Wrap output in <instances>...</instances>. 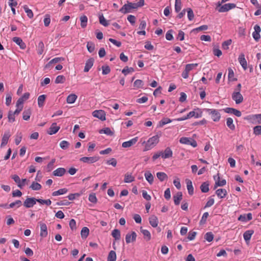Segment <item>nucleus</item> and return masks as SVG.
I'll use <instances>...</instances> for the list:
<instances>
[{"label": "nucleus", "mask_w": 261, "mask_h": 261, "mask_svg": "<svg viewBox=\"0 0 261 261\" xmlns=\"http://www.w3.org/2000/svg\"><path fill=\"white\" fill-rule=\"evenodd\" d=\"M93 117L98 118L101 121L106 120V113L103 110H95L92 113Z\"/></svg>", "instance_id": "8"}, {"label": "nucleus", "mask_w": 261, "mask_h": 261, "mask_svg": "<svg viewBox=\"0 0 261 261\" xmlns=\"http://www.w3.org/2000/svg\"><path fill=\"white\" fill-rule=\"evenodd\" d=\"M209 216V214H208V212H205L203 213L202 217H201V219L200 221V225H202V224H204L206 223V220H207V219L208 218Z\"/></svg>", "instance_id": "51"}, {"label": "nucleus", "mask_w": 261, "mask_h": 261, "mask_svg": "<svg viewBox=\"0 0 261 261\" xmlns=\"http://www.w3.org/2000/svg\"><path fill=\"white\" fill-rule=\"evenodd\" d=\"M68 192V190L66 188H63L58 190V191H54L52 193L53 196H57L60 195H63L66 194Z\"/></svg>", "instance_id": "30"}, {"label": "nucleus", "mask_w": 261, "mask_h": 261, "mask_svg": "<svg viewBox=\"0 0 261 261\" xmlns=\"http://www.w3.org/2000/svg\"><path fill=\"white\" fill-rule=\"evenodd\" d=\"M133 9H136L134 3L127 2L119 10V12L123 14H126L132 12Z\"/></svg>", "instance_id": "4"}, {"label": "nucleus", "mask_w": 261, "mask_h": 261, "mask_svg": "<svg viewBox=\"0 0 261 261\" xmlns=\"http://www.w3.org/2000/svg\"><path fill=\"white\" fill-rule=\"evenodd\" d=\"M37 199L35 198H27L23 202V205L27 208L32 207L36 203Z\"/></svg>", "instance_id": "10"}, {"label": "nucleus", "mask_w": 261, "mask_h": 261, "mask_svg": "<svg viewBox=\"0 0 261 261\" xmlns=\"http://www.w3.org/2000/svg\"><path fill=\"white\" fill-rule=\"evenodd\" d=\"M64 59L62 57H56L50 60L45 66V69H48L50 67L52 64L57 63L60 61H63Z\"/></svg>", "instance_id": "23"}, {"label": "nucleus", "mask_w": 261, "mask_h": 261, "mask_svg": "<svg viewBox=\"0 0 261 261\" xmlns=\"http://www.w3.org/2000/svg\"><path fill=\"white\" fill-rule=\"evenodd\" d=\"M161 133H158L155 135L149 138L147 141H143V145H144L143 151H148L154 148L159 142Z\"/></svg>", "instance_id": "1"}, {"label": "nucleus", "mask_w": 261, "mask_h": 261, "mask_svg": "<svg viewBox=\"0 0 261 261\" xmlns=\"http://www.w3.org/2000/svg\"><path fill=\"white\" fill-rule=\"evenodd\" d=\"M161 157L164 159H168L172 156L173 152L170 147H167L164 152L161 151Z\"/></svg>", "instance_id": "15"}, {"label": "nucleus", "mask_w": 261, "mask_h": 261, "mask_svg": "<svg viewBox=\"0 0 261 261\" xmlns=\"http://www.w3.org/2000/svg\"><path fill=\"white\" fill-rule=\"evenodd\" d=\"M22 202L20 200H17L15 202H12L9 204V208H13L15 206H16L17 207H19L21 206Z\"/></svg>", "instance_id": "57"}, {"label": "nucleus", "mask_w": 261, "mask_h": 261, "mask_svg": "<svg viewBox=\"0 0 261 261\" xmlns=\"http://www.w3.org/2000/svg\"><path fill=\"white\" fill-rule=\"evenodd\" d=\"M140 231L147 241H149L151 239V234L148 230L142 229L141 227Z\"/></svg>", "instance_id": "31"}, {"label": "nucleus", "mask_w": 261, "mask_h": 261, "mask_svg": "<svg viewBox=\"0 0 261 261\" xmlns=\"http://www.w3.org/2000/svg\"><path fill=\"white\" fill-rule=\"evenodd\" d=\"M37 201L40 204H45L48 206L50 205L51 203V201L50 199L44 200L42 199H37Z\"/></svg>", "instance_id": "59"}, {"label": "nucleus", "mask_w": 261, "mask_h": 261, "mask_svg": "<svg viewBox=\"0 0 261 261\" xmlns=\"http://www.w3.org/2000/svg\"><path fill=\"white\" fill-rule=\"evenodd\" d=\"M99 20L100 23L105 27H107L109 25L108 21L105 19L103 15H101L99 16Z\"/></svg>", "instance_id": "52"}, {"label": "nucleus", "mask_w": 261, "mask_h": 261, "mask_svg": "<svg viewBox=\"0 0 261 261\" xmlns=\"http://www.w3.org/2000/svg\"><path fill=\"white\" fill-rule=\"evenodd\" d=\"M94 59L93 58L89 59L85 63V66L84 67V71L85 72H87L89 71V70L92 68L94 64Z\"/></svg>", "instance_id": "20"}, {"label": "nucleus", "mask_w": 261, "mask_h": 261, "mask_svg": "<svg viewBox=\"0 0 261 261\" xmlns=\"http://www.w3.org/2000/svg\"><path fill=\"white\" fill-rule=\"evenodd\" d=\"M198 65L197 63L188 64L186 65L185 69L189 73L191 70L196 68Z\"/></svg>", "instance_id": "38"}, {"label": "nucleus", "mask_w": 261, "mask_h": 261, "mask_svg": "<svg viewBox=\"0 0 261 261\" xmlns=\"http://www.w3.org/2000/svg\"><path fill=\"white\" fill-rule=\"evenodd\" d=\"M81 26L82 28H85L87 25L88 18L86 15H83L80 17Z\"/></svg>", "instance_id": "39"}, {"label": "nucleus", "mask_w": 261, "mask_h": 261, "mask_svg": "<svg viewBox=\"0 0 261 261\" xmlns=\"http://www.w3.org/2000/svg\"><path fill=\"white\" fill-rule=\"evenodd\" d=\"M186 182L188 193L189 195H192L194 194V188L193 187L192 182L191 180L188 179L186 180Z\"/></svg>", "instance_id": "24"}, {"label": "nucleus", "mask_w": 261, "mask_h": 261, "mask_svg": "<svg viewBox=\"0 0 261 261\" xmlns=\"http://www.w3.org/2000/svg\"><path fill=\"white\" fill-rule=\"evenodd\" d=\"M102 73L103 75L109 74L111 71L110 67L108 65H104L101 67Z\"/></svg>", "instance_id": "56"}, {"label": "nucleus", "mask_w": 261, "mask_h": 261, "mask_svg": "<svg viewBox=\"0 0 261 261\" xmlns=\"http://www.w3.org/2000/svg\"><path fill=\"white\" fill-rule=\"evenodd\" d=\"M87 47L88 51L91 53H93L95 49V45L92 42H88Z\"/></svg>", "instance_id": "58"}, {"label": "nucleus", "mask_w": 261, "mask_h": 261, "mask_svg": "<svg viewBox=\"0 0 261 261\" xmlns=\"http://www.w3.org/2000/svg\"><path fill=\"white\" fill-rule=\"evenodd\" d=\"M254 231L252 230L246 231L243 234V238L245 241L246 242L249 241Z\"/></svg>", "instance_id": "29"}, {"label": "nucleus", "mask_w": 261, "mask_h": 261, "mask_svg": "<svg viewBox=\"0 0 261 261\" xmlns=\"http://www.w3.org/2000/svg\"><path fill=\"white\" fill-rule=\"evenodd\" d=\"M137 234L135 231L131 233H128L125 236V241L127 244L135 242L136 240Z\"/></svg>", "instance_id": "12"}, {"label": "nucleus", "mask_w": 261, "mask_h": 261, "mask_svg": "<svg viewBox=\"0 0 261 261\" xmlns=\"http://www.w3.org/2000/svg\"><path fill=\"white\" fill-rule=\"evenodd\" d=\"M143 85V81L141 80H137L134 83V86L137 88H142Z\"/></svg>", "instance_id": "60"}, {"label": "nucleus", "mask_w": 261, "mask_h": 261, "mask_svg": "<svg viewBox=\"0 0 261 261\" xmlns=\"http://www.w3.org/2000/svg\"><path fill=\"white\" fill-rule=\"evenodd\" d=\"M181 8V3L180 0H175V11L178 12L180 11Z\"/></svg>", "instance_id": "55"}, {"label": "nucleus", "mask_w": 261, "mask_h": 261, "mask_svg": "<svg viewBox=\"0 0 261 261\" xmlns=\"http://www.w3.org/2000/svg\"><path fill=\"white\" fill-rule=\"evenodd\" d=\"M12 40L13 42H14L16 44L19 46L21 49H23L25 48L26 45L20 38L15 37L13 38Z\"/></svg>", "instance_id": "19"}, {"label": "nucleus", "mask_w": 261, "mask_h": 261, "mask_svg": "<svg viewBox=\"0 0 261 261\" xmlns=\"http://www.w3.org/2000/svg\"><path fill=\"white\" fill-rule=\"evenodd\" d=\"M232 98L236 104H240L243 100V97L239 91L233 92L232 94Z\"/></svg>", "instance_id": "9"}, {"label": "nucleus", "mask_w": 261, "mask_h": 261, "mask_svg": "<svg viewBox=\"0 0 261 261\" xmlns=\"http://www.w3.org/2000/svg\"><path fill=\"white\" fill-rule=\"evenodd\" d=\"M60 128V127L57 126L56 123H53L47 130V133L50 135L55 134L59 131Z\"/></svg>", "instance_id": "17"}, {"label": "nucleus", "mask_w": 261, "mask_h": 261, "mask_svg": "<svg viewBox=\"0 0 261 261\" xmlns=\"http://www.w3.org/2000/svg\"><path fill=\"white\" fill-rule=\"evenodd\" d=\"M99 133L100 134H105L108 136H112L114 134L109 127H105L103 129H101L99 130Z\"/></svg>", "instance_id": "42"}, {"label": "nucleus", "mask_w": 261, "mask_h": 261, "mask_svg": "<svg viewBox=\"0 0 261 261\" xmlns=\"http://www.w3.org/2000/svg\"><path fill=\"white\" fill-rule=\"evenodd\" d=\"M99 159V157L98 156H84L80 158V161L87 164H93L97 161H98Z\"/></svg>", "instance_id": "6"}, {"label": "nucleus", "mask_w": 261, "mask_h": 261, "mask_svg": "<svg viewBox=\"0 0 261 261\" xmlns=\"http://www.w3.org/2000/svg\"><path fill=\"white\" fill-rule=\"evenodd\" d=\"M77 96L75 94H69L66 99V101L69 104L73 103L76 100Z\"/></svg>", "instance_id": "27"}, {"label": "nucleus", "mask_w": 261, "mask_h": 261, "mask_svg": "<svg viewBox=\"0 0 261 261\" xmlns=\"http://www.w3.org/2000/svg\"><path fill=\"white\" fill-rule=\"evenodd\" d=\"M216 194L220 198H223L226 196L227 191L224 189H219L216 191Z\"/></svg>", "instance_id": "26"}, {"label": "nucleus", "mask_w": 261, "mask_h": 261, "mask_svg": "<svg viewBox=\"0 0 261 261\" xmlns=\"http://www.w3.org/2000/svg\"><path fill=\"white\" fill-rule=\"evenodd\" d=\"M39 224L40 227V237L42 238L46 237L48 234L47 225H46V224L43 222H39Z\"/></svg>", "instance_id": "11"}, {"label": "nucleus", "mask_w": 261, "mask_h": 261, "mask_svg": "<svg viewBox=\"0 0 261 261\" xmlns=\"http://www.w3.org/2000/svg\"><path fill=\"white\" fill-rule=\"evenodd\" d=\"M69 145V143L66 141H62L60 143V147L63 149H67Z\"/></svg>", "instance_id": "64"}, {"label": "nucleus", "mask_w": 261, "mask_h": 261, "mask_svg": "<svg viewBox=\"0 0 261 261\" xmlns=\"http://www.w3.org/2000/svg\"><path fill=\"white\" fill-rule=\"evenodd\" d=\"M253 133L258 136L261 135V125H257L253 128Z\"/></svg>", "instance_id": "62"}, {"label": "nucleus", "mask_w": 261, "mask_h": 261, "mask_svg": "<svg viewBox=\"0 0 261 261\" xmlns=\"http://www.w3.org/2000/svg\"><path fill=\"white\" fill-rule=\"evenodd\" d=\"M204 111L211 115L214 122H218L221 118V114L218 110L214 109H204Z\"/></svg>", "instance_id": "2"}, {"label": "nucleus", "mask_w": 261, "mask_h": 261, "mask_svg": "<svg viewBox=\"0 0 261 261\" xmlns=\"http://www.w3.org/2000/svg\"><path fill=\"white\" fill-rule=\"evenodd\" d=\"M44 43L42 41H40L39 42L38 44V48H37V53L39 55H42L44 51Z\"/></svg>", "instance_id": "46"}, {"label": "nucleus", "mask_w": 261, "mask_h": 261, "mask_svg": "<svg viewBox=\"0 0 261 261\" xmlns=\"http://www.w3.org/2000/svg\"><path fill=\"white\" fill-rule=\"evenodd\" d=\"M11 178L17 184V186L19 188L22 189V185H20V179L19 176L16 174H14V175H12Z\"/></svg>", "instance_id": "45"}, {"label": "nucleus", "mask_w": 261, "mask_h": 261, "mask_svg": "<svg viewBox=\"0 0 261 261\" xmlns=\"http://www.w3.org/2000/svg\"><path fill=\"white\" fill-rule=\"evenodd\" d=\"M65 81V77L62 75H58L56 77L55 80L56 84H62Z\"/></svg>", "instance_id": "47"}, {"label": "nucleus", "mask_w": 261, "mask_h": 261, "mask_svg": "<svg viewBox=\"0 0 261 261\" xmlns=\"http://www.w3.org/2000/svg\"><path fill=\"white\" fill-rule=\"evenodd\" d=\"M200 188L202 192L207 193L209 191V184L207 182H204L201 184Z\"/></svg>", "instance_id": "37"}, {"label": "nucleus", "mask_w": 261, "mask_h": 261, "mask_svg": "<svg viewBox=\"0 0 261 261\" xmlns=\"http://www.w3.org/2000/svg\"><path fill=\"white\" fill-rule=\"evenodd\" d=\"M46 98L45 95H41L38 97V105L39 108H41L44 106V103Z\"/></svg>", "instance_id": "34"}, {"label": "nucleus", "mask_w": 261, "mask_h": 261, "mask_svg": "<svg viewBox=\"0 0 261 261\" xmlns=\"http://www.w3.org/2000/svg\"><path fill=\"white\" fill-rule=\"evenodd\" d=\"M134 71L133 68L130 67L128 68V67H124L122 70V73H123L125 75H127L128 73L133 72Z\"/></svg>", "instance_id": "63"}, {"label": "nucleus", "mask_w": 261, "mask_h": 261, "mask_svg": "<svg viewBox=\"0 0 261 261\" xmlns=\"http://www.w3.org/2000/svg\"><path fill=\"white\" fill-rule=\"evenodd\" d=\"M156 176L161 181H163L168 178L167 175L165 173L162 172H158L156 173Z\"/></svg>", "instance_id": "44"}, {"label": "nucleus", "mask_w": 261, "mask_h": 261, "mask_svg": "<svg viewBox=\"0 0 261 261\" xmlns=\"http://www.w3.org/2000/svg\"><path fill=\"white\" fill-rule=\"evenodd\" d=\"M224 111L226 113L232 114L237 117H240L242 115L241 111L232 108H226Z\"/></svg>", "instance_id": "14"}, {"label": "nucleus", "mask_w": 261, "mask_h": 261, "mask_svg": "<svg viewBox=\"0 0 261 261\" xmlns=\"http://www.w3.org/2000/svg\"><path fill=\"white\" fill-rule=\"evenodd\" d=\"M182 193L180 192H177L173 196V200L174 204L176 205H179L181 200L182 199Z\"/></svg>", "instance_id": "25"}, {"label": "nucleus", "mask_w": 261, "mask_h": 261, "mask_svg": "<svg viewBox=\"0 0 261 261\" xmlns=\"http://www.w3.org/2000/svg\"><path fill=\"white\" fill-rule=\"evenodd\" d=\"M30 188L33 190L38 191L41 189L42 186L40 184L33 181L30 186Z\"/></svg>", "instance_id": "43"}, {"label": "nucleus", "mask_w": 261, "mask_h": 261, "mask_svg": "<svg viewBox=\"0 0 261 261\" xmlns=\"http://www.w3.org/2000/svg\"><path fill=\"white\" fill-rule=\"evenodd\" d=\"M10 136L11 135L9 132H5L2 139V142L1 144V147L5 146L8 143V140Z\"/></svg>", "instance_id": "18"}, {"label": "nucleus", "mask_w": 261, "mask_h": 261, "mask_svg": "<svg viewBox=\"0 0 261 261\" xmlns=\"http://www.w3.org/2000/svg\"><path fill=\"white\" fill-rule=\"evenodd\" d=\"M112 236L115 240H119L121 237L120 232L118 229H115L112 232Z\"/></svg>", "instance_id": "41"}, {"label": "nucleus", "mask_w": 261, "mask_h": 261, "mask_svg": "<svg viewBox=\"0 0 261 261\" xmlns=\"http://www.w3.org/2000/svg\"><path fill=\"white\" fill-rule=\"evenodd\" d=\"M144 176L145 177L146 180L150 184H152L153 180H154V177L149 171H146L144 174Z\"/></svg>", "instance_id": "28"}, {"label": "nucleus", "mask_w": 261, "mask_h": 261, "mask_svg": "<svg viewBox=\"0 0 261 261\" xmlns=\"http://www.w3.org/2000/svg\"><path fill=\"white\" fill-rule=\"evenodd\" d=\"M218 180L216 181L215 188H216L218 186H223L226 185V181L225 179L220 180V177H218Z\"/></svg>", "instance_id": "48"}, {"label": "nucleus", "mask_w": 261, "mask_h": 261, "mask_svg": "<svg viewBox=\"0 0 261 261\" xmlns=\"http://www.w3.org/2000/svg\"><path fill=\"white\" fill-rule=\"evenodd\" d=\"M149 222L150 224L153 227H156L158 225V219L154 215H152L149 218Z\"/></svg>", "instance_id": "22"}, {"label": "nucleus", "mask_w": 261, "mask_h": 261, "mask_svg": "<svg viewBox=\"0 0 261 261\" xmlns=\"http://www.w3.org/2000/svg\"><path fill=\"white\" fill-rule=\"evenodd\" d=\"M89 234V229L87 227H84L81 231V237L83 239H86L87 238Z\"/></svg>", "instance_id": "33"}, {"label": "nucleus", "mask_w": 261, "mask_h": 261, "mask_svg": "<svg viewBox=\"0 0 261 261\" xmlns=\"http://www.w3.org/2000/svg\"><path fill=\"white\" fill-rule=\"evenodd\" d=\"M214 202H215V200H214V198H213L212 197L209 198V199H208V201H207V202L206 203L204 208H205L207 207H211L214 204Z\"/></svg>", "instance_id": "61"}, {"label": "nucleus", "mask_w": 261, "mask_h": 261, "mask_svg": "<svg viewBox=\"0 0 261 261\" xmlns=\"http://www.w3.org/2000/svg\"><path fill=\"white\" fill-rule=\"evenodd\" d=\"M66 169L64 168H58L53 172V174L55 176H62L66 173Z\"/></svg>", "instance_id": "21"}, {"label": "nucleus", "mask_w": 261, "mask_h": 261, "mask_svg": "<svg viewBox=\"0 0 261 261\" xmlns=\"http://www.w3.org/2000/svg\"><path fill=\"white\" fill-rule=\"evenodd\" d=\"M220 2L218 3L217 5V9L219 12H225L233 8H236V5L234 4L228 3L221 5Z\"/></svg>", "instance_id": "3"}, {"label": "nucleus", "mask_w": 261, "mask_h": 261, "mask_svg": "<svg viewBox=\"0 0 261 261\" xmlns=\"http://www.w3.org/2000/svg\"><path fill=\"white\" fill-rule=\"evenodd\" d=\"M188 117L190 118L194 117L195 118H199L202 116V111L199 108L195 109L194 110L190 112L188 114Z\"/></svg>", "instance_id": "7"}, {"label": "nucleus", "mask_w": 261, "mask_h": 261, "mask_svg": "<svg viewBox=\"0 0 261 261\" xmlns=\"http://www.w3.org/2000/svg\"><path fill=\"white\" fill-rule=\"evenodd\" d=\"M138 140L137 137H135L129 141H125L122 143V147L123 148H128L135 144Z\"/></svg>", "instance_id": "13"}, {"label": "nucleus", "mask_w": 261, "mask_h": 261, "mask_svg": "<svg viewBox=\"0 0 261 261\" xmlns=\"http://www.w3.org/2000/svg\"><path fill=\"white\" fill-rule=\"evenodd\" d=\"M15 115L12 111L8 112V118L9 122H13L15 121Z\"/></svg>", "instance_id": "54"}, {"label": "nucleus", "mask_w": 261, "mask_h": 261, "mask_svg": "<svg viewBox=\"0 0 261 261\" xmlns=\"http://www.w3.org/2000/svg\"><path fill=\"white\" fill-rule=\"evenodd\" d=\"M238 61L242 66V68L244 70H246L247 68V62L245 58V55L244 54H241L239 55L238 58Z\"/></svg>", "instance_id": "16"}, {"label": "nucleus", "mask_w": 261, "mask_h": 261, "mask_svg": "<svg viewBox=\"0 0 261 261\" xmlns=\"http://www.w3.org/2000/svg\"><path fill=\"white\" fill-rule=\"evenodd\" d=\"M226 125L232 130H234L235 125L233 124V119L231 118H228L226 119Z\"/></svg>", "instance_id": "36"}, {"label": "nucleus", "mask_w": 261, "mask_h": 261, "mask_svg": "<svg viewBox=\"0 0 261 261\" xmlns=\"http://www.w3.org/2000/svg\"><path fill=\"white\" fill-rule=\"evenodd\" d=\"M179 143L182 144L190 145L193 147H196L197 146V142L193 139L182 137L179 139Z\"/></svg>", "instance_id": "5"}, {"label": "nucleus", "mask_w": 261, "mask_h": 261, "mask_svg": "<svg viewBox=\"0 0 261 261\" xmlns=\"http://www.w3.org/2000/svg\"><path fill=\"white\" fill-rule=\"evenodd\" d=\"M31 115V111L30 109L25 110L22 113V118L24 120H28Z\"/></svg>", "instance_id": "40"}, {"label": "nucleus", "mask_w": 261, "mask_h": 261, "mask_svg": "<svg viewBox=\"0 0 261 261\" xmlns=\"http://www.w3.org/2000/svg\"><path fill=\"white\" fill-rule=\"evenodd\" d=\"M173 120H171L168 118H165L161 120V121L160 122V126L162 127L164 125L168 124L170 122H171Z\"/></svg>", "instance_id": "50"}, {"label": "nucleus", "mask_w": 261, "mask_h": 261, "mask_svg": "<svg viewBox=\"0 0 261 261\" xmlns=\"http://www.w3.org/2000/svg\"><path fill=\"white\" fill-rule=\"evenodd\" d=\"M116 252L113 250L110 251L108 254L107 261H116Z\"/></svg>", "instance_id": "35"}, {"label": "nucleus", "mask_w": 261, "mask_h": 261, "mask_svg": "<svg viewBox=\"0 0 261 261\" xmlns=\"http://www.w3.org/2000/svg\"><path fill=\"white\" fill-rule=\"evenodd\" d=\"M23 8L28 17L30 18H33L34 14L32 11L27 6H24Z\"/></svg>", "instance_id": "53"}, {"label": "nucleus", "mask_w": 261, "mask_h": 261, "mask_svg": "<svg viewBox=\"0 0 261 261\" xmlns=\"http://www.w3.org/2000/svg\"><path fill=\"white\" fill-rule=\"evenodd\" d=\"M204 239L208 242H211L214 239V235L212 232H207L204 236Z\"/></svg>", "instance_id": "49"}, {"label": "nucleus", "mask_w": 261, "mask_h": 261, "mask_svg": "<svg viewBox=\"0 0 261 261\" xmlns=\"http://www.w3.org/2000/svg\"><path fill=\"white\" fill-rule=\"evenodd\" d=\"M135 180V177L131 174L126 173L125 174L124 181L125 183H130Z\"/></svg>", "instance_id": "32"}]
</instances>
